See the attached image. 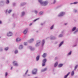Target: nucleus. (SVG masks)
<instances>
[{
    "mask_svg": "<svg viewBox=\"0 0 78 78\" xmlns=\"http://www.w3.org/2000/svg\"><path fill=\"white\" fill-rule=\"evenodd\" d=\"M13 65L14 66H18L17 63H16V61H14L13 62Z\"/></svg>",
    "mask_w": 78,
    "mask_h": 78,
    "instance_id": "nucleus-7",
    "label": "nucleus"
},
{
    "mask_svg": "<svg viewBox=\"0 0 78 78\" xmlns=\"http://www.w3.org/2000/svg\"><path fill=\"white\" fill-rule=\"evenodd\" d=\"M47 61V59H44L43 60V63L42 64V66H44L45 65V62Z\"/></svg>",
    "mask_w": 78,
    "mask_h": 78,
    "instance_id": "nucleus-2",
    "label": "nucleus"
},
{
    "mask_svg": "<svg viewBox=\"0 0 78 78\" xmlns=\"http://www.w3.org/2000/svg\"><path fill=\"white\" fill-rule=\"evenodd\" d=\"M24 45H27V43L24 42Z\"/></svg>",
    "mask_w": 78,
    "mask_h": 78,
    "instance_id": "nucleus-34",
    "label": "nucleus"
},
{
    "mask_svg": "<svg viewBox=\"0 0 78 78\" xmlns=\"http://www.w3.org/2000/svg\"><path fill=\"white\" fill-rule=\"evenodd\" d=\"M71 53H72V51H70L68 55H71Z\"/></svg>",
    "mask_w": 78,
    "mask_h": 78,
    "instance_id": "nucleus-27",
    "label": "nucleus"
},
{
    "mask_svg": "<svg viewBox=\"0 0 78 78\" xmlns=\"http://www.w3.org/2000/svg\"><path fill=\"white\" fill-rule=\"evenodd\" d=\"M76 11H77L76 10H75V12H76Z\"/></svg>",
    "mask_w": 78,
    "mask_h": 78,
    "instance_id": "nucleus-43",
    "label": "nucleus"
},
{
    "mask_svg": "<svg viewBox=\"0 0 78 78\" xmlns=\"http://www.w3.org/2000/svg\"><path fill=\"white\" fill-rule=\"evenodd\" d=\"M62 37V35H61V34H60V35L59 36V37Z\"/></svg>",
    "mask_w": 78,
    "mask_h": 78,
    "instance_id": "nucleus-29",
    "label": "nucleus"
},
{
    "mask_svg": "<svg viewBox=\"0 0 78 78\" xmlns=\"http://www.w3.org/2000/svg\"><path fill=\"white\" fill-rule=\"evenodd\" d=\"M73 75H74V71H73L72 72V73H71V76H73Z\"/></svg>",
    "mask_w": 78,
    "mask_h": 78,
    "instance_id": "nucleus-16",
    "label": "nucleus"
},
{
    "mask_svg": "<svg viewBox=\"0 0 78 78\" xmlns=\"http://www.w3.org/2000/svg\"><path fill=\"white\" fill-rule=\"evenodd\" d=\"M46 56H47V54H46V53H44L42 55V56L43 58H45V57H46Z\"/></svg>",
    "mask_w": 78,
    "mask_h": 78,
    "instance_id": "nucleus-8",
    "label": "nucleus"
},
{
    "mask_svg": "<svg viewBox=\"0 0 78 78\" xmlns=\"http://www.w3.org/2000/svg\"><path fill=\"white\" fill-rule=\"evenodd\" d=\"M36 72H37V69H34L32 71V74H36Z\"/></svg>",
    "mask_w": 78,
    "mask_h": 78,
    "instance_id": "nucleus-3",
    "label": "nucleus"
},
{
    "mask_svg": "<svg viewBox=\"0 0 78 78\" xmlns=\"http://www.w3.org/2000/svg\"><path fill=\"white\" fill-rule=\"evenodd\" d=\"M57 66H58V62H56L55 64L54 67H56Z\"/></svg>",
    "mask_w": 78,
    "mask_h": 78,
    "instance_id": "nucleus-17",
    "label": "nucleus"
},
{
    "mask_svg": "<svg viewBox=\"0 0 78 78\" xmlns=\"http://www.w3.org/2000/svg\"><path fill=\"white\" fill-rule=\"evenodd\" d=\"M55 3H56V1H54V4Z\"/></svg>",
    "mask_w": 78,
    "mask_h": 78,
    "instance_id": "nucleus-39",
    "label": "nucleus"
},
{
    "mask_svg": "<svg viewBox=\"0 0 78 78\" xmlns=\"http://www.w3.org/2000/svg\"><path fill=\"white\" fill-rule=\"evenodd\" d=\"M62 66H63V65L62 64H59L58 65V67H62Z\"/></svg>",
    "mask_w": 78,
    "mask_h": 78,
    "instance_id": "nucleus-19",
    "label": "nucleus"
},
{
    "mask_svg": "<svg viewBox=\"0 0 78 78\" xmlns=\"http://www.w3.org/2000/svg\"><path fill=\"white\" fill-rule=\"evenodd\" d=\"M34 41V39H32L30 40L29 41V42L30 43V42H33Z\"/></svg>",
    "mask_w": 78,
    "mask_h": 78,
    "instance_id": "nucleus-12",
    "label": "nucleus"
},
{
    "mask_svg": "<svg viewBox=\"0 0 78 78\" xmlns=\"http://www.w3.org/2000/svg\"><path fill=\"white\" fill-rule=\"evenodd\" d=\"M11 11H12L11 10H10L9 11L8 13H10V12H11Z\"/></svg>",
    "mask_w": 78,
    "mask_h": 78,
    "instance_id": "nucleus-32",
    "label": "nucleus"
},
{
    "mask_svg": "<svg viewBox=\"0 0 78 78\" xmlns=\"http://www.w3.org/2000/svg\"><path fill=\"white\" fill-rule=\"evenodd\" d=\"M77 67H78V65H76L75 66V68H74V70H76V69L77 68Z\"/></svg>",
    "mask_w": 78,
    "mask_h": 78,
    "instance_id": "nucleus-20",
    "label": "nucleus"
},
{
    "mask_svg": "<svg viewBox=\"0 0 78 78\" xmlns=\"http://www.w3.org/2000/svg\"><path fill=\"white\" fill-rule=\"evenodd\" d=\"M23 48V46L22 45H20L19 47V49H22Z\"/></svg>",
    "mask_w": 78,
    "mask_h": 78,
    "instance_id": "nucleus-10",
    "label": "nucleus"
},
{
    "mask_svg": "<svg viewBox=\"0 0 78 78\" xmlns=\"http://www.w3.org/2000/svg\"><path fill=\"white\" fill-rule=\"evenodd\" d=\"M12 67H11V70H12Z\"/></svg>",
    "mask_w": 78,
    "mask_h": 78,
    "instance_id": "nucleus-42",
    "label": "nucleus"
},
{
    "mask_svg": "<svg viewBox=\"0 0 78 78\" xmlns=\"http://www.w3.org/2000/svg\"><path fill=\"white\" fill-rule=\"evenodd\" d=\"M9 0H8L7 1V2H6V3L8 4L9 3Z\"/></svg>",
    "mask_w": 78,
    "mask_h": 78,
    "instance_id": "nucleus-31",
    "label": "nucleus"
},
{
    "mask_svg": "<svg viewBox=\"0 0 78 78\" xmlns=\"http://www.w3.org/2000/svg\"><path fill=\"white\" fill-rule=\"evenodd\" d=\"M8 50V48H5V50Z\"/></svg>",
    "mask_w": 78,
    "mask_h": 78,
    "instance_id": "nucleus-30",
    "label": "nucleus"
},
{
    "mask_svg": "<svg viewBox=\"0 0 78 78\" xmlns=\"http://www.w3.org/2000/svg\"><path fill=\"white\" fill-rule=\"evenodd\" d=\"M65 14V13H64V12H62L60 13V15L58 16H64Z\"/></svg>",
    "mask_w": 78,
    "mask_h": 78,
    "instance_id": "nucleus-6",
    "label": "nucleus"
},
{
    "mask_svg": "<svg viewBox=\"0 0 78 78\" xmlns=\"http://www.w3.org/2000/svg\"><path fill=\"white\" fill-rule=\"evenodd\" d=\"M38 19H39V18L37 19L34 20V22H36V20H38Z\"/></svg>",
    "mask_w": 78,
    "mask_h": 78,
    "instance_id": "nucleus-33",
    "label": "nucleus"
},
{
    "mask_svg": "<svg viewBox=\"0 0 78 78\" xmlns=\"http://www.w3.org/2000/svg\"><path fill=\"white\" fill-rule=\"evenodd\" d=\"M64 42L63 41H62L59 45V47H61L62 45Z\"/></svg>",
    "mask_w": 78,
    "mask_h": 78,
    "instance_id": "nucleus-11",
    "label": "nucleus"
},
{
    "mask_svg": "<svg viewBox=\"0 0 78 78\" xmlns=\"http://www.w3.org/2000/svg\"><path fill=\"white\" fill-rule=\"evenodd\" d=\"M35 13L36 14H37V11H35Z\"/></svg>",
    "mask_w": 78,
    "mask_h": 78,
    "instance_id": "nucleus-38",
    "label": "nucleus"
},
{
    "mask_svg": "<svg viewBox=\"0 0 78 78\" xmlns=\"http://www.w3.org/2000/svg\"><path fill=\"white\" fill-rule=\"evenodd\" d=\"M20 41V39L19 38H17L16 39V41L17 42H18V41Z\"/></svg>",
    "mask_w": 78,
    "mask_h": 78,
    "instance_id": "nucleus-14",
    "label": "nucleus"
},
{
    "mask_svg": "<svg viewBox=\"0 0 78 78\" xmlns=\"http://www.w3.org/2000/svg\"><path fill=\"white\" fill-rule=\"evenodd\" d=\"M2 21H0V24H1L2 23Z\"/></svg>",
    "mask_w": 78,
    "mask_h": 78,
    "instance_id": "nucleus-40",
    "label": "nucleus"
},
{
    "mask_svg": "<svg viewBox=\"0 0 78 78\" xmlns=\"http://www.w3.org/2000/svg\"><path fill=\"white\" fill-rule=\"evenodd\" d=\"M7 11H8V10H6V12H7Z\"/></svg>",
    "mask_w": 78,
    "mask_h": 78,
    "instance_id": "nucleus-45",
    "label": "nucleus"
},
{
    "mask_svg": "<svg viewBox=\"0 0 78 78\" xmlns=\"http://www.w3.org/2000/svg\"><path fill=\"white\" fill-rule=\"evenodd\" d=\"M28 70H27V71H26V74H27V73H28Z\"/></svg>",
    "mask_w": 78,
    "mask_h": 78,
    "instance_id": "nucleus-37",
    "label": "nucleus"
},
{
    "mask_svg": "<svg viewBox=\"0 0 78 78\" xmlns=\"http://www.w3.org/2000/svg\"><path fill=\"white\" fill-rule=\"evenodd\" d=\"M40 43V42H38L36 44V46H38V45H38V44H39Z\"/></svg>",
    "mask_w": 78,
    "mask_h": 78,
    "instance_id": "nucleus-26",
    "label": "nucleus"
},
{
    "mask_svg": "<svg viewBox=\"0 0 78 78\" xmlns=\"http://www.w3.org/2000/svg\"><path fill=\"white\" fill-rule=\"evenodd\" d=\"M37 61H38L39 59V56L38 55L37 56L36 58Z\"/></svg>",
    "mask_w": 78,
    "mask_h": 78,
    "instance_id": "nucleus-15",
    "label": "nucleus"
},
{
    "mask_svg": "<svg viewBox=\"0 0 78 78\" xmlns=\"http://www.w3.org/2000/svg\"><path fill=\"white\" fill-rule=\"evenodd\" d=\"M76 3H78V2H74L73 3H71V5H72V4H76Z\"/></svg>",
    "mask_w": 78,
    "mask_h": 78,
    "instance_id": "nucleus-22",
    "label": "nucleus"
},
{
    "mask_svg": "<svg viewBox=\"0 0 78 78\" xmlns=\"http://www.w3.org/2000/svg\"><path fill=\"white\" fill-rule=\"evenodd\" d=\"M75 30H76V27H73L72 30V31H74Z\"/></svg>",
    "mask_w": 78,
    "mask_h": 78,
    "instance_id": "nucleus-18",
    "label": "nucleus"
},
{
    "mask_svg": "<svg viewBox=\"0 0 78 78\" xmlns=\"http://www.w3.org/2000/svg\"><path fill=\"white\" fill-rule=\"evenodd\" d=\"M24 14H25V12H23L22 13V16H23Z\"/></svg>",
    "mask_w": 78,
    "mask_h": 78,
    "instance_id": "nucleus-21",
    "label": "nucleus"
},
{
    "mask_svg": "<svg viewBox=\"0 0 78 78\" xmlns=\"http://www.w3.org/2000/svg\"><path fill=\"white\" fill-rule=\"evenodd\" d=\"M7 75H8V73L7 72L5 73V76H7Z\"/></svg>",
    "mask_w": 78,
    "mask_h": 78,
    "instance_id": "nucleus-28",
    "label": "nucleus"
},
{
    "mask_svg": "<svg viewBox=\"0 0 78 78\" xmlns=\"http://www.w3.org/2000/svg\"><path fill=\"white\" fill-rule=\"evenodd\" d=\"M32 25V23H30V26H31V25Z\"/></svg>",
    "mask_w": 78,
    "mask_h": 78,
    "instance_id": "nucleus-41",
    "label": "nucleus"
},
{
    "mask_svg": "<svg viewBox=\"0 0 78 78\" xmlns=\"http://www.w3.org/2000/svg\"><path fill=\"white\" fill-rule=\"evenodd\" d=\"M38 2L40 3L41 4V5H42L43 6H46L47 5L48 2H47L45 1L44 2H42V0H38Z\"/></svg>",
    "mask_w": 78,
    "mask_h": 78,
    "instance_id": "nucleus-1",
    "label": "nucleus"
},
{
    "mask_svg": "<svg viewBox=\"0 0 78 78\" xmlns=\"http://www.w3.org/2000/svg\"><path fill=\"white\" fill-rule=\"evenodd\" d=\"M69 74H70V73H68V74L65 75V76L64 77V78H66L69 75Z\"/></svg>",
    "mask_w": 78,
    "mask_h": 78,
    "instance_id": "nucleus-9",
    "label": "nucleus"
},
{
    "mask_svg": "<svg viewBox=\"0 0 78 78\" xmlns=\"http://www.w3.org/2000/svg\"><path fill=\"white\" fill-rule=\"evenodd\" d=\"M12 33L11 32H9L7 34V36H12Z\"/></svg>",
    "mask_w": 78,
    "mask_h": 78,
    "instance_id": "nucleus-4",
    "label": "nucleus"
},
{
    "mask_svg": "<svg viewBox=\"0 0 78 78\" xmlns=\"http://www.w3.org/2000/svg\"><path fill=\"white\" fill-rule=\"evenodd\" d=\"M27 31H28V29H25V30L23 31L24 34H27Z\"/></svg>",
    "mask_w": 78,
    "mask_h": 78,
    "instance_id": "nucleus-5",
    "label": "nucleus"
},
{
    "mask_svg": "<svg viewBox=\"0 0 78 78\" xmlns=\"http://www.w3.org/2000/svg\"><path fill=\"white\" fill-rule=\"evenodd\" d=\"M47 68H45L43 69V70L42 71L44 72V71L47 70Z\"/></svg>",
    "mask_w": 78,
    "mask_h": 78,
    "instance_id": "nucleus-23",
    "label": "nucleus"
},
{
    "mask_svg": "<svg viewBox=\"0 0 78 78\" xmlns=\"http://www.w3.org/2000/svg\"><path fill=\"white\" fill-rule=\"evenodd\" d=\"M30 49L31 50H34V48H31Z\"/></svg>",
    "mask_w": 78,
    "mask_h": 78,
    "instance_id": "nucleus-36",
    "label": "nucleus"
},
{
    "mask_svg": "<svg viewBox=\"0 0 78 78\" xmlns=\"http://www.w3.org/2000/svg\"><path fill=\"white\" fill-rule=\"evenodd\" d=\"M45 43V41L44 40H43L42 41V45H44V43Z\"/></svg>",
    "mask_w": 78,
    "mask_h": 78,
    "instance_id": "nucleus-13",
    "label": "nucleus"
},
{
    "mask_svg": "<svg viewBox=\"0 0 78 78\" xmlns=\"http://www.w3.org/2000/svg\"><path fill=\"white\" fill-rule=\"evenodd\" d=\"M17 52H18V51L17 50H16L15 51V53H17Z\"/></svg>",
    "mask_w": 78,
    "mask_h": 78,
    "instance_id": "nucleus-25",
    "label": "nucleus"
},
{
    "mask_svg": "<svg viewBox=\"0 0 78 78\" xmlns=\"http://www.w3.org/2000/svg\"><path fill=\"white\" fill-rule=\"evenodd\" d=\"M65 25H67V24L65 23Z\"/></svg>",
    "mask_w": 78,
    "mask_h": 78,
    "instance_id": "nucleus-44",
    "label": "nucleus"
},
{
    "mask_svg": "<svg viewBox=\"0 0 78 78\" xmlns=\"http://www.w3.org/2000/svg\"><path fill=\"white\" fill-rule=\"evenodd\" d=\"M42 13H43L42 12H40L39 14L40 15H41V14H42Z\"/></svg>",
    "mask_w": 78,
    "mask_h": 78,
    "instance_id": "nucleus-35",
    "label": "nucleus"
},
{
    "mask_svg": "<svg viewBox=\"0 0 78 78\" xmlns=\"http://www.w3.org/2000/svg\"><path fill=\"white\" fill-rule=\"evenodd\" d=\"M53 27H54V26L53 25H52L50 28V29L51 30V29H53Z\"/></svg>",
    "mask_w": 78,
    "mask_h": 78,
    "instance_id": "nucleus-24",
    "label": "nucleus"
}]
</instances>
